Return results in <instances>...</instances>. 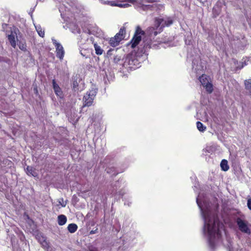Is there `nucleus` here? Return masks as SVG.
<instances>
[{
  "label": "nucleus",
  "mask_w": 251,
  "mask_h": 251,
  "mask_svg": "<svg viewBox=\"0 0 251 251\" xmlns=\"http://www.w3.org/2000/svg\"><path fill=\"white\" fill-rule=\"evenodd\" d=\"M202 215L204 219L205 224L204 228H207V232L210 238H214L216 236L218 238L221 236L220 230V224L218 218H210L207 211H202Z\"/></svg>",
  "instance_id": "obj_1"
},
{
  "label": "nucleus",
  "mask_w": 251,
  "mask_h": 251,
  "mask_svg": "<svg viewBox=\"0 0 251 251\" xmlns=\"http://www.w3.org/2000/svg\"><path fill=\"white\" fill-rule=\"evenodd\" d=\"M163 21V18H155L154 19L155 26L148 27L145 30V34L151 38V37H155L158 34L161 33L159 26Z\"/></svg>",
  "instance_id": "obj_2"
},
{
  "label": "nucleus",
  "mask_w": 251,
  "mask_h": 251,
  "mask_svg": "<svg viewBox=\"0 0 251 251\" xmlns=\"http://www.w3.org/2000/svg\"><path fill=\"white\" fill-rule=\"evenodd\" d=\"M138 62V61L134 53H128L125 58L123 65L130 68H134L137 67Z\"/></svg>",
  "instance_id": "obj_3"
},
{
  "label": "nucleus",
  "mask_w": 251,
  "mask_h": 251,
  "mask_svg": "<svg viewBox=\"0 0 251 251\" xmlns=\"http://www.w3.org/2000/svg\"><path fill=\"white\" fill-rule=\"evenodd\" d=\"M236 224L238 226L239 229L243 233L250 235L251 230L250 226V224L246 221L242 220L241 218L238 217L236 220Z\"/></svg>",
  "instance_id": "obj_4"
},
{
  "label": "nucleus",
  "mask_w": 251,
  "mask_h": 251,
  "mask_svg": "<svg viewBox=\"0 0 251 251\" xmlns=\"http://www.w3.org/2000/svg\"><path fill=\"white\" fill-rule=\"evenodd\" d=\"M141 52L143 54H147L151 49H156L158 47L157 44H154L152 40L148 37L143 40Z\"/></svg>",
  "instance_id": "obj_5"
},
{
  "label": "nucleus",
  "mask_w": 251,
  "mask_h": 251,
  "mask_svg": "<svg viewBox=\"0 0 251 251\" xmlns=\"http://www.w3.org/2000/svg\"><path fill=\"white\" fill-rule=\"evenodd\" d=\"M97 91L94 89L88 91L83 97V106H91L93 103Z\"/></svg>",
  "instance_id": "obj_6"
},
{
  "label": "nucleus",
  "mask_w": 251,
  "mask_h": 251,
  "mask_svg": "<svg viewBox=\"0 0 251 251\" xmlns=\"http://www.w3.org/2000/svg\"><path fill=\"white\" fill-rule=\"evenodd\" d=\"M52 41L55 47L57 57L59 58L60 60H62L65 54L63 46L59 43L57 42L56 40L52 39Z\"/></svg>",
  "instance_id": "obj_7"
},
{
  "label": "nucleus",
  "mask_w": 251,
  "mask_h": 251,
  "mask_svg": "<svg viewBox=\"0 0 251 251\" xmlns=\"http://www.w3.org/2000/svg\"><path fill=\"white\" fill-rule=\"evenodd\" d=\"M222 11V2L220 0H218L215 6L212 9L213 18H216L218 16Z\"/></svg>",
  "instance_id": "obj_8"
},
{
  "label": "nucleus",
  "mask_w": 251,
  "mask_h": 251,
  "mask_svg": "<svg viewBox=\"0 0 251 251\" xmlns=\"http://www.w3.org/2000/svg\"><path fill=\"white\" fill-rule=\"evenodd\" d=\"M142 36L134 35L130 41L131 47L132 49L135 48L141 41Z\"/></svg>",
  "instance_id": "obj_9"
},
{
  "label": "nucleus",
  "mask_w": 251,
  "mask_h": 251,
  "mask_svg": "<svg viewBox=\"0 0 251 251\" xmlns=\"http://www.w3.org/2000/svg\"><path fill=\"white\" fill-rule=\"evenodd\" d=\"M173 20L171 17L167 18V20H166L164 19V21L162 23L160 26H159L160 32H162L164 27L170 26L173 24Z\"/></svg>",
  "instance_id": "obj_10"
},
{
  "label": "nucleus",
  "mask_w": 251,
  "mask_h": 251,
  "mask_svg": "<svg viewBox=\"0 0 251 251\" xmlns=\"http://www.w3.org/2000/svg\"><path fill=\"white\" fill-rule=\"evenodd\" d=\"M17 34L15 31H11L10 34H7V37L11 45L13 47L15 48L16 46L15 38L17 37Z\"/></svg>",
  "instance_id": "obj_11"
},
{
  "label": "nucleus",
  "mask_w": 251,
  "mask_h": 251,
  "mask_svg": "<svg viewBox=\"0 0 251 251\" xmlns=\"http://www.w3.org/2000/svg\"><path fill=\"white\" fill-rule=\"evenodd\" d=\"M126 35V27L124 26L122 27L119 32L117 33L115 36L117 37V39L120 43L125 37Z\"/></svg>",
  "instance_id": "obj_12"
},
{
  "label": "nucleus",
  "mask_w": 251,
  "mask_h": 251,
  "mask_svg": "<svg viewBox=\"0 0 251 251\" xmlns=\"http://www.w3.org/2000/svg\"><path fill=\"white\" fill-rule=\"evenodd\" d=\"M126 35V27L124 26L122 27L119 32L117 33L115 36L117 37V39L120 43L125 37Z\"/></svg>",
  "instance_id": "obj_13"
},
{
  "label": "nucleus",
  "mask_w": 251,
  "mask_h": 251,
  "mask_svg": "<svg viewBox=\"0 0 251 251\" xmlns=\"http://www.w3.org/2000/svg\"><path fill=\"white\" fill-rule=\"evenodd\" d=\"M53 88L56 95L60 97L62 96V92L58 85L56 83L55 80H52Z\"/></svg>",
  "instance_id": "obj_14"
},
{
  "label": "nucleus",
  "mask_w": 251,
  "mask_h": 251,
  "mask_svg": "<svg viewBox=\"0 0 251 251\" xmlns=\"http://www.w3.org/2000/svg\"><path fill=\"white\" fill-rule=\"evenodd\" d=\"M26 172L28 175H31L34 177H36L38 176L35 168L32 166H27L26 168Z\"/></svg>",
  "instance_id": "obj_15"
},
{
  "label": "nucleus",
  "mask_w": 251,
  "mask_h": 251,
  "mask_svg": "<svg viewBox=\"0 0 251 251\" xmlns=\"http://www.w3.org/2000/svg\"><path fill=\"white\" fill-rule=\"evenodd\" d=\"M67 221L66 216L64 215H59L57 217V223L59 226L64 225Z\"/></svg>",
  "instance_id": "obj_16"
},
{
  "label": "nucleus",
  "mask_w": 251,
  "mask_h": 251,
  "mask_svg": "<svg viewBox=\"0 0 251 251\" xmlns=\"http://www.w3.org/2000/svg\"><path fill=\"white\" fill-rule=\"evenodd\" d=\"M199 80L203 86L209 83L208 76L204 74L202 75L201 76L199 77Z\"/></svg>",
  "instance_id": "obj_17"
},
{
  "label": "nucleus",
  "mask_w": 251,
  "mask_h": 251,
  "mask_svg": "<svg viewBox=\"0 0 251 251\" xmlns=\"http://www.w3.org/2000/svg\"><path fill=\"white\" fill-rule=\"evenodd\" d=\"M117 37L114 36L113 37L110 38L109 40V45L112 47H116L119 45V41L117 40Z\"/></svg>",
  "instance_id": "obj_18"
},
{
  "label": "nucleus",
  "mask_w": 251,
  "mask_h": 251,
  "mask_svg": "<svg viewBox=\"0 0 251 251\" xmlns=\"http://www.w3.org/2000/svg\"><path fill=\"white\" fill-rule=\"evenodd\" d=\"M220 166L221 169L224 171H227L229 167L228 165L227 161L226 159H223L221 162Z\"/></svg>",
  "instance_id": "obj_19"
},
{
  "label": "nucleus",
  "mask_w": 251,
  "mask_h": 251,
  "mask_svg": "<svg viewBox=\"0 0 251 251\" xmlns=\"http://www.w3.org/2000/svg\"><path fill=\"white\" fill-rule=\"evenodd\" d=\"M67 229L70 233H73L77 230V226L75 224H70L68 226Z\"/></svg>",
  "instance_id": "obj_20"
},
{
  "label": "nucleus",
  "mask_w": 251,
  "mask_h": 251,
  "mask_svg": "<svg viewBox=\"0 0 251 251\" xmlns=\"http://www.w3.org/2000/svg\"><path fill=\"white\" fill-rule=\"evenodd\" d=\"M69 28L72 30V32L74 33H78V29L77 27V25L76 23H74L73 22L69 24Z\"/></svg>",
  "instance_id": "obj_21"
},
{
  "label": "nucleus",
  "mask_w": 251,
  "mask_h": 251,
  "mask_svg": "<svg viewBox=\"0 0 251 251\" xmlns=\"http://www.w3.org/2000/svg\"><path fill=\"white\" fill-rule=\"evenodd\" d=\"M94 47L95 50L96 54L100 55L103 53V50L101 48V47L99 46L97 43H94Z\"/></svg>",
  "instance_id": "obj_22"
},
{
  "label": "nucleus",
  "mask_w": 251,
  "mask_h": 251,
  "mask_svg": "<svg viewBox=\"0 0 251 251\" xmlns=\"http://www.w3.org/2000/svg\"><path fill=\"white\" fill-rule=\"evenodd\" d=\"M145 34L146 31L143 30L139 25L136 26L134 35L142 36V35H144Z\"/></svg>",
  "instance_id": "obj_23"
},
{
  "label": "nucleus",
  "mask_w": 251,
  "mask_h": 251,
  "mask_svg": "<svg viewBox=\"0 0 251 251\" xmlns=\"http://www.w3.org/2000/svg\"><path fill=\"white\" fill-rule=\"evenodd\" d=\"M196 125L198 129L201 132H204L206 129V127L201 122H197Z\"/></svg>",
  "instance_id": "obj_24"
},
{
  "label": "nucleus",
  "mask_w": 251,
  "mask_h": 251,
  "mask_svg": "<svg viewBox=\"0 0 251 251\" xmlns=\"http://www.w3.org/2000/svg\"><path fill=\"white\" fill-rule=\"evenodd\" d=\"M203 87L205 88L206 91L209 94L211 93L213 91V85L210 82L204 85Z\"/></svg>",
  "instance_id": "obj_25"
},
{
  "label": "nucleus",
  "mask_w": 251,
  "mask_h": 251,
  "mask_svg": "<svg viewBox=\"0 0 251 251\" xmlns=\"http://www.w3.org/2000/svg\"><path fill=\"white\" fill-rule=\"evenodd\" d=\"M245 88L251 93V79L245 81Z\"/></svg>",
  "instance_id": "obj_26"
},
{
  "label": "nucleus",
  "mask_w": 251,
  "mask_h": 251,
  "mask_svg": "<svg viewBox=\"0 0 251 251\" xmlns=\"http://www.w3.org/2000/svg\"><path fill=\"white\" fill-rule=\"evenodd\" d=\"M36 29L39 34V35L42 37L44 36V31H42V28L40 26H36Z\"/></svg>",
  "instance_id": "obj_27"
},
{
  "label": "nucleus",
  "mask_w": 251,
  "mask_h": 251,
  "mask_svg": "<svg viewBox=\"0 0 251 251\" xmlns=\"http://www.w3.org/2000/svg\"><path fill=\"white\" fill-rule=\"evenodd\" d=\"M58 202L62 207H65L67 204L66 201H64L63 198H59L58 200Z\"/></svg>",
  "instance_id": "obj_28"
},
{
  "label": "nucleus",
  "mask_w": 251,
  "mask_h": 251,
  "mask_svg": "<svg viewBox=\"0 0 251 251\" xmlns=\"http://www.w3.org/2000/svg\"><path fill=\"white\" fill-rule=\"evenodd\" d=\"M42 241H40V243L42 244V246L44 248H48V244L47 242L44 239V237L42 238Z\"/></svg>",
  "instance_id": "obj_29"
},
{
  "label": "nucleus",
  "mask_w": 251,
  "mask_h": 251,
  "mask_svg": "<svg viewBox=\"0 0 251 251\" xmlns=\"http://www.w3.org/2000/svg\"><path fill=\"white\" fill-rule=\"evenodd\" d=\"M111 5H114V6H119V7H122L123 6H125L126 5H127L128 4H126L123 5L122 4H117V3H115L114 1H112Z\"/></svg>",
  "instance_id": "obj_30"
},
{
  "label": "nucleus",
  "mask_w": 251,
  "mask_h": 251,
  "mask_svg": "<svg viewBox=\"0 0 251 251\" xmlns=\"http://www.w3.org/2000/svg\"><path fill=\"white\" fill-rule=\"evenodd\" d=\"M78 86V83L77 82V79H75L74 78V82H73V88H74V89H75V88L77 89Z\"/></svg>",
  "instance_id": "obj_31"
},
{
  "label": "nucleus",
  "mask_w": 251,
  "mask_h": 251,
  "mask_svg": "<svg viewBox=\"0 0 251 251\" xmlns=\"http://www.w3.org/2000/svg\"><path fill=\"white\" fill-rule=\"evenodd\" d=\"M81 26H82V28L83 29V30L84 32H86V33H88L89 34H91V32L90 31V30L89 29V27H87L86 28H83V27L82 26V25H81Z\"/></svg>",
  "instance_id": "obj_32"
},
{
  "label": "nucleus",
  "mask_w": 251,
  "mask_h": 251,
  "mask_svg": "<svg viewBox=\"0 0 251 251\" xmlns=\"http://www.w3.org/2000/svg\"><path fill=\"white\" fill-rule=\"evenodd\" d=\"M120 60V58L118 56H115L114 58V59H113L114 62L115 63H118V62H119Z\"/></svg>",
  "instance_id": "obj_33"
},
{
  "label": "nucleus",
  "mask_w": 251,
  "mask_h": 251,
  "mask_svg": "<svg viewBox=\"0 0 251 251\" xmlns=\"http://www.w3.org/2000/svg\"><path fill=\"white\" fill-rule=\"evenodd\" d=\"M247 205H248V207L249 209L250 210H251V199H249L248 200Z\"/></svg>",
  "instance_id": "obj_34"
},
{
  "label": "nucleus",
  "mask_w": 251,
  "mask_h": 251,
  "mask_svg": "<svg viewBox=\"0 0 251 251\" xmlns=\"http://www.w3.org/2000/svg\"><path fill=\"white\" fill-rule=\"evenodd\" d=\"M98 229V228L96 227V229L95 230H91L90 231V234H93L96 233L97 232Z\"/></svg>",
  "instance_id": "obj_35"
},
{
  "label": "nucleus",
  "mask_w": 251,
  "mask_h": 251,
  "mask_svg": "<svg viewBox=\"0 0 251 251\" xmlns=\"http://www.w3.org/2000/svg\"><path fill=\"white\" fill-rule=\"evenodd\" d=\"M113 50L112 49H110L109 50H108L107 51V56H111L112 55L111 52H112V51H113Z\"/></svg>",
  "instance_id": "obj_36"
},
{
  "label": "nucleus",
  "mask_w": 251,
  "mask_h": 251,
  "mask_svg": "<svg viewBox=\"0 0 251 251\" xmlns=\"http://www.w3.org/2000/svg\"><path fill=\"white\" fill-rule=\"evenodd\" d=\"M19 48L22 50H25V47L24 45H22V46H20Z\"/></svg>",
  "instance_id": "obj_37"
},
{
  "label": "nucleus",
  "mask_w": 251,
  "mask_h": 251,
  "mask_svg": "<svg viewBox=\"0 0 251 251\" xmlns=\"http://www.w3.org/2000/svg\"><path fill=\"white\" fill-rule=\"evenodd\" d=\"M147 2L152 3L155 2L156 0H145Z\"/></svg>",
  "instance_id": "obj_38"
},
{
  "label": "nucleus",
  "mask_w": 251,
  "mask_h": 251,
  "mask_svg": "<svg viewBox=\"0 0 251 251\" xmlns=\"http://www.w3.org/2000/svg\"><path fill=\"white\" fill-rule=\"evenodd\" d=\"M151 7H152V6H151V5H146V6H145L144 7V10H145V9H148V8H151Z\"/></svg>",
  "instance_id": "obj_39"
},
{
  "label": "nucleus",
  "mask_w": 251,
  "mask_h": 251,
  "mask_svg": "<svg viewBox=\"0 0 251 251\" xmlns=\"http://www.w3.org/2000/svg\"><path fill=\"white\" fill-rule=\"evenodd\" d=\"M90 40L91 41V42L92 43V44L94 45V43H95V42H94V38L93 37H91L90 38Z\"/></svg>",
  "instance_id": "obj_40"
},
{
  "label": "nucleus",
  "mask_w": 251,
  "mask_h": 251,
  "mask_svg": "<svg viewBox=\"0 0 251 251\" xmlns=\"http://www.w3.org/2000/svg\"><path fill=\"white\" fill-rule=\"evenodd\" d=\"M89 225H91V226H94L95 225V223L92 221V222H90Z\"/></svg>",
  "instance_id": "obj_41"
},
{
  "label": "nucleus",
  "mask_w": 251,
  "mask_h": 251,
  "mask_svg": "<svg viewBox=\"0 0 251 251\" xmlns=\"http://www.w3.org/2000/svg\"><path fill=\"white\" fill-rule=\"evenodd\" d=\"M91 251H98L97 249H94L91 250Z\"/></svg>",
  "instance_id": "obj_42"
},
{
  "label": "nucleus",
  "mask_w": 251,
  "mask_h": 251,
  "mask_svg": "<svg viewBox=\"0 0 251 251\" xmlns=\"http://www.w3.org/2000/svg\"><path fill=\"white\" fill-rule=\"evenodd\" d=\"M117 174H118V173H114V175H117Z\"/></svg>",
  "instance_id": "obj_43"
}]
</instances>
